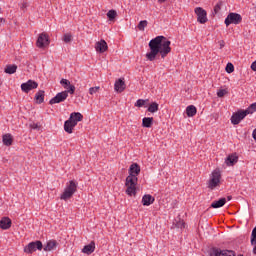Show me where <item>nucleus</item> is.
Instances as JSON below:
<instances>
[{
    "label": "nucleus",
    "mask_w": 256,
    "mask_h": 256,
    "mask_svg": "<svg viewBox=\"0 0 256 256\" xmlns=\"http://www.w3.org/2000/svg\"><path fill=\"white\" fill-rule=\"evenodd\" d=\"M148 47L150 49V52L146 53L148 61H155L159 53L162 59H165L171 53V41L167 40L165 36H157L150 40Z\"/></svg>",
    "instance_id": "1"
},
{
    "label": "nucleus",
    "mask_w": 256,
    "mask_h": 256,
    "mask_svg": "<svg viewBox=\"0 0 256 256\" xmlns=\"http://www.w3.org/2000/svg\"><path fill=\"white\" fill-rule=\"evenodd\" d=\"M128 173L129 175L126 177L125 182L127 187L126 194L132 197V195H137V183L139 182V178L137 176L141 173V166L137 163H133L130 166Z\"/></svg>",
    "instance_id": "2"
},
{
    "label": "nucleus",
    "mask_w": 256,
    "mask_h": 256,
    "mask_svg": "<svg viewBox=\"0 0 256 256\" xmlns=\"http://www.w3.org/2000/svg\"><path fill=\"white\" fill-rule=\"evenodd\" d=\"M208 189H217L221 186V170L215 169L210 175V180L207 183Z\"/></svg>",
    "instance_id": "3"
},
{
    "label": "nucleus",
    "mask_w": 256,
    "mask_h": 256,
    "mask_svg": "<svg viewBox=\"0 0 256 256\" xmlns=\"http://www.w3.org/2000/svg\"><path fill=\"white\" fill-rule=\"evenodd\" d=\"M77 192V182L75 180L69 181V185L66 186L63 194L61 195L60 199L63 201H67V199H71L73 195Z\"/></svg>",
    "instance_id": "4"
},
{
    "label": "nucleus",
    "mask_w": 256,
    "mask_h": 256,
    "mask_svg": "<svg viewBox=\"0 0 256 256\" xmlns=\"http://www.w3.org/2000/svg\"><path fill=\"white\" fill-rule=\"evenodd\" d=\"M243 21V17L239 13L230 12L225 18V25L229 27V25H239Z\"/></svg>",
    "instance_id": "5"
},
{
    "label": "nucleus",
    "mask_w": 256,
    "mask_h": 256,
    "mask_svg": "<svg viewBox=\"0 0 256 256\" xmlns=\"http://www.w3.org/2000/svg\"><path fill=\"white\" fill-rule=\"evenodd\" d=\"M43 249V242L37 240L34 242H30L25 248L24 253H27L28 255H31L32 253H35V251H41Z\"/></svg>",
    "instance_id": "6"
},
{
    "label": "nucleus",
    "mask_w": 256,
    "mask_h": 256,
    "mask_svg": "<svg viewBox=\"0 0 256 256\" xmlns=\"http://www.w3.org/2000/svg\"><path fill=\"white\" fill-rule=\"evenodd\" d=\"M246 115H249L247 110H238L236 113H233L230 119L232 125H239Z\"/></svg>",
    "instance_id": "7"
},
{
    "label": "nucleus",
    "mask_w": 256,
    "mask_h": 256,
    "mask_svg": "<svg viewBox=\"0 0 256 256\" xmlns=\"http://www.w3.org/2000/svg\"><path fill=\"white\" fill-rule=\"evenodd\" d=\"M49 35L47 33L43 32L39 34L38 39L36 41V46L39 49H45V47L49 46Z\"/></svg>",
    "instance_id": "8"
},
{
    "label": "nucleus",
    "mask_w": 256,
    "mask_h": 256,
    "mask_svg": "<svg viewBox=\"0 0 256 256\" xmlns=\"http://www.w3.org/2000/svg\"><path fill=\"white\" fill-rule=\"evenodd\" d=\"M194 13L197 15L198 23H201V25H204V23H207V21H209V19H207V11L205 9L201 7H196Z\"/></svg>",
    "instance_id": "9"
},
{
    "label": "nucleus",
    "mask_w": 256,
    "mask_h": 256,
    "mask_svg": "<svg viewBox=\"0 0 256 256\" xmlns=\"http://www.w3.org/2000/svg\"><path fill=\"white\" fill-rule=\"evenodd\" d=\"M38 87H39V83L33 80H28L26 83L21 84V90L24 93H29V91H33V89H37Z\"/></svg>",
    "instance_id": "10"
},
{
    "label": "nucleus",
    "mask_w": 256,
    "mask_h": 256,
    "mask_svg": "<svg viewBox=\"0 0 256 256\" xmlns=\"http://www.w3.org/2000/svg\"><path fill=\"white\" fill-rule=\"evenodd\" d=\"M67 92H60V93H57L55 97H53L50 101H49V104L50 105H55L57 103H63L64 101L67 100Z\"/></svg>",
    "instance_id": "11"
},
{
    "label": "nucleus",
    "mask_w": 256,
    "mask_h": 256,
    "mask_svg": "<svg viewBox=\"0 0 256 256\" xmlns=\"http://www.w3.org/2000/svg\"><path fill=\"white\" fill-rule=\"evenodd\" d=\"M127 85L125 84V78H119L115 81L114 89L116 93H123L124 89H126Z\"/></svg>",
    "instance_id": "12"
},
{
    "label": "nucleus",
    "mask_w": 256,
    "mask_h": 256,
    "mask_svg": "<svg viewBox=\"0 0 256 256\" xmlns=\"http://www.w3.org/2000/svg\"><path fill=\"white\" fill-rule=\"evenodd\" d=\"M107 49H109V46L107 45V42L105 40L102 39L96 42L95 50L97 51V53H105Z\"/></svg>",
    "instance_id": "13"
},
{
    "label": "nucleus",
    "mask_w": 256,
    "mask_h": 256,
    "mask_svg": "<svg viewBox=\"0 0 256 256\" xmlns=\"http://www.w3.org/2000/svg\"><path fill=\"white\" fill-rule=\"evenodd\" d=\"M238 161L239 156H237L236 153L228 155V157L225 159L227 167H233V165L237 164Z\"/></svg>",
    "instance_id": "14"
},
{
    "label": "nucleus",
    "mask_w": 256,
    "mask_h": 256,
    "mask_svg": "<svg viewBox=\"0 0 256 256\" xmlns=\"http://www.w3.org/2000/svg\"><path fill=\"white\" fill-rule=\"evenodd\" d=\"M11 225H13V222L11 221V218L9 217H2L0 220V229H3L4 231H7V229H11Z\"/></svg>",
    "instance_id": "15"
},
{
    "label": "nucleus",
    "mask_w": 256,
    "mask_h": 256,
    "mask_svg": "<svg viewBox=\"0 0 256 256\" xmlns=\"http://www.w3.org/2000/svg\"><path fill=\"white\" fill-rule=\"evenodd\" d=\"M75 127H77L76 123L73 122V120H71L70 118L64 123V131H66V133H73V129H75Z\"/></svg>",
    "instance_id": "16"
},
{
    "label": "nucleus",
    "mask_w": 256,
    "mask_h": 256,
    "mask_svg": "<svg viewBox=\"0 0 256 256\" xmlns=\"http://www.w3.org/2000/svg\"><path fill=\"white\" fill-rule=\"evenodd\" d=\"M153 203H155V198L150 194H145L142 197V205H144V207H149V205H153Z\"/></svg>",
    "instance_id": "17"
},
{
    "label": "nucleus",
    "mask_w": 256,
    "mask_h": 256,
    "mask_svg": "<svg viewBox=\"0 0 256 256\" xmlns=\"http://www.w3.org/2000/svg\"><path fill=\"white\" fill-rule=\"evenodd\" d=\"M95 252V242L92 241L88 245L84 246L82 249V253H85V255H91V253Z\"/></svg>",
    "instance_id": "18"
},
{
    "label": "nucleus",
    "mask_w": 256,
    "mask_h": 256,
    "mask_svg": "<svg viewBox=\"0 0 256 256\" xmlns=\"http://www.w3.org/2000/svg\"><path fill=\"white\" fill-rule=\"evenodd\" d=\"M2 142L6 147H11L13 145V136L10 133L4 134L2 136Z\"/></svg>",
    "instance_id": "19"
},
{
    "label": "nucleus",
    "mask_w": 256,
    "mask_h": 256,
    "mask_svg": "<svg viewBox=\"0 0 256 256\" xmlns=\"http://www.w3.org/2000/svg\"><path fill=\"white\" fill-rule=\"evenodd\" d=\"M36 103L38 105H41V103H44L45 101V91L44 90H39L34 97Z\"/></svg>",
    "instance_id": "20"
},
{
    "label": "nucleus",
    "mask_w": 256,
    "mask_h": 256,
    "mask_svg": "<svg viewBox=\"0 0 256 256\" xmlns=\"http://www.w3.org/2000/svg\"><path fill=\"white\" fill-rule=\"evenodd\" d=\"M69 119L77 125L79 121H83V115L80 112H73L70 114Z\"/></svg>",
    "instance_id": "21"
},
{
    "label": "nucleus",
    "mask_w": 256,
    "mask_h": 256,
    "mask_svg": "<svg viewBox=\"0 0 256 256\" xmlns=\"http://www.w3.org/2000/svg\"><path fill=\"white\" fill-rule=\"evenodd\" d=\"M227 203V198H221L211 204L212 209H219Z\"/></svg>",
    "instance_id": "22"
},
{
    "label": "nucleus",
    "mask_w": 256,
    "mask_h": 256,
    "mask_svg": "<svg viewBox=\"0 0 256 256\" xmlns=\"http://www.w3.org/2000/svg\"><path fill=\"white\" fill-rule=\"evenodd\" d=\"M142 127L151 129V127H153V117H144L142 119Z\"/></svg>",
    "instance_id": "23"
},
{
    "label": "nucleus",
    "mask_w": 256,
    "mask_h": 256,
    "mask_svg": "<svg viewBox=\"0 0 256 256\" xmlns=\"http://www.w3.org/2000/svg\"><path fill=\"white\" fill-rule=\"evenodd\" d=\"M54 249H57V240H50L44 246V251H53Z\"/></svg>",
    "instance_id": "24"
},
{
    "label": "nucleus",
    "mask_w": 256,
    "mask_h": 256,
    "mask_svg": "<svg viewBox=\"0 0 256 256\" xmlns=\"http://www.w3.org/2000/svg\"><path fill=\"white\" fill-rule=\"evenodd\" d=\"M187 117H195L197 115V108L193 105H190L186 108Z\"/></svg>",
    "instance_id": "25"
},
{
    "label": "nucleus",
    "mask_w": 256,
    "mask_h": 256,
    "mask_svg": "<svg viewBox=\"0 0 256 256\" xmlns=\"http://www.w3.org/2000/svg\"><path fill=\"white\" fill-rule=\"evenodd\" d=\"M4 72L8 75H13L14 73H17V65H6Z\"/></svg>",
    "instance_id": "26"
},
{
    "label": "nucleus",
    "mask_w": 256,
    "mask_h": 256,
    "mask_svg": "<svg viewBox=\"0 0 256 256\" xmlns=\"http://www.w3.org/2000/svg\"><path fill=\"white\" fill-rule=\"evenodd\" d=\"M251 245L254 246L252 253L256 255V227L253 228L251 233Z\"/></svg>",
    "instance_id": "27"
},
{
    "label": "nucleus",
    "mask_w": 256,
    "mask_h": 256,
    "mask_svg": "<svg viewBox=\"0 0 256 256\" xmlns=\"http://www.w3.org/2000/svg\"><path fill=\"white\" fill-rule=\"evenodd\" d=\"M147 111H148L149 113H157V111H159V104H158L157 102H152V103L149 105Z\"/></svg>",
    "instance_id": "28"
},
{
    "label": "nucleus",
    "mask_w": 256,
    "mask_h": 256,
    "mask_svg": "<svg viewBox=\"0 0 256 256\" xmlns=\"http://www.w3.org/2000/svg\"><path fill=\"white\" fill-rule=\"evenodd\" d=\"M107 17H108L109 21H115V17H117V11L109 10L107 12Z\"/></svg>",
    "instance_id": "29"
},
{
    "label": "nucleus",
    "mask_w": 256,
    "mask_h": 256,
    "mask_svg": "<svg viewBox=\"0 0 256 256\" xmlns=\"http://www.w3.org/2000/svg\"><path fill=\"white\" fill-rule=\"evenodd\" d=\"M147 25H149V22H147V20H141L137 26L138 30L145 31V27H147Z\"/></svg>",
    "instance_id": "30"
},
{
    "label": "nucleus",
    "mask_w": 256,
    "mask_h": 256,
    "mask_svg": "<svg viewBox=\"0 0 256 256\" xmlns=\"http://www.w3.org/2000/svg\"><path fill=\"white\" fill-rule=\"evenodd\" d=\"M64 93H66L68 97H69V93H70V95H74L75 94V86L71 85V84L68 85V88H66Z\"/></svg>",
    "instance_id": "31"
},
{
    "label": "nucleus",
    "mask_w": 256,
    "mask_h": 256,
    "mask_svg": "<svg viewBox=\"0 0 256 256\" xmlns=\"http://www.w3.org/2000/svg\"><path fill=\"white\" fill-rule=\"evenodd\" d=\"M256 111V102L251 104L247 109H246V113L248 115H253V113H255Z\"/></svg>",
    "instance_id": "32"
},
{
    "label": "nucleus",
    "mask_w": 256,
    "mask_h": 256,
    "mask_svg": "<svg viewBox=\"0 0 256 256\" xmlns=\"http://www.w3.org/2000/svg\"><path fill=\"white\" fill-rule=\"evenodd\" d=\"M221 7H223V1H219L215 6H214V13L217 15L219 11H221Z\"/></svg>",
    "instance_id": "33"
},
{
    "label": "nucleus",
    "mask_w": 256,
    "mask_h": 256,
    "mask_svg": "<svg viewBox=\"0 0 256 256\" xmlns=\"http://www.w3.org/2000/svg\"><path fill=\"white\" fill-rule=\"evenodd\" d=\"M235 71V66H233V63H228L226 65V73H233Z\"/></svg>",
    "instance_id": "34"
},
{
    "label": "nucleus",
    "mask_w": 256,
    "mask_h": 256,
    "mask_svg": "<svg viewBox=\"0 0 256 256\" xmlns=\"http://www.w3.org/2000/svg\"><path fill=\"white\" fill-rule=\"evenodd\" d=\"M99 89H101V87H99V86L91 87V88H89V94L95 95V93H99Z\"/></svg>",
    "instance_id": "35"
},
{
    "label": "nucleus",
    "mask_w": 256,
    "mask_h": 256,
    "mask_svg": "<svg viewBox=\"0 0 256 256\" xmlns=\"http://www.w3.org/2000/svg\"><path fill=\"white\" fill-rule=\"evenodd\" d=\"M61 85L64 87V89H67V87H69V85H71V81L67 80V79H62L60 81Z\"/></svg>",
    "instance_id": "36"
},
{
    "label": "nucleus",
    "mask_w": 256,
    "mask_h": 256,
    "mask_svg": "<svg viewBox=\"0 0 256 256\" xmlns=\"http://www.w3.org/2000/svg\"><path fill=\"white\" fill-rule=\"evenodd\" d=\"M73 39V36H71V34H65L64 35V38H63V41L65 43H71V40Z\"/></svg>",
    "instance_id": "37"
},
{
    "label": "nucleus",
    "mask_w": 256,
    "mask_h": 256,
    "mask_svg": "<svg viewBox=\"0 0 256 256\" xmlns=\"http://www.w3.org/2000/svg\"><path fill=\"white\" fill-rule=\"evenodd\" d=\"M225 95H227V90H225V89H220V90L217 92V96H218V97H225Z\"/></svg>",
    "instance_id": "38"
},
{
    "label": "nucleus",
    "mask_w": 256,
    "mask_h": 256,
    "mask_svg": "<svg viewBox=\"0 0 256 256\" xmlns=\"http://www.w3.org/2000/svg\"><path fill=\"white\" fill-rule=\"evenodd\" d=\"M145 105V100L143 99H138L135 103V107H143Z\"/></svg>",
    "instance_id": "39"
},
{
    "label": "nucleus",
    "mask_w": 256,
    "mask_h": 256,
    "mask_svg": "<svg viewBox=\"0 0 256 256\" xmlns=\"http://www.w3.org/2000/svg\"><path fill=\"white\" fill-rule=\"evenodd\" d=\"M31 129H39V124L33 123L30 125Z\"/></svg>",
    "instance_id": "40"
},
{
    "label": "nucleus",
    "mask_w": 256,
    "mask_h": 256,
    "mask_svg": "<svg viewBox=\"0 0 256 256\" xmlns=\"http://www.w3.org/2000/svg\"><path fill=\"white\" fill-rule=\"evenodd\" d=\"M219 45H220V49H223V47H225V41L224 40H220L219 41Z\"/></svg>",
    "instance_id": "41"
},
{
    "label": "nucleus",
    "mask_w": 256,
    "mask_h": 256,
    "mask_svg": "<svg viewBox=\"0 0 256 256\" xmlns=\"http://www.w3.org/2000/svg\"><path fill=\"white\" fill-rule=\"evenodd\" d=\"M252 71H256V61L251 64Z\"/></svg>",
    "instance_id": "42"
},
{
    "label": "nucleus",
    "mask_w": 256,
    "mask_h": 256,
    "mask_svg": "<svg viewBox=\"0 0 256 256\" xmlns=\"http://www.w3.org/2000/svg\"><path fill=\"white\" fill-rule=\"evenodd\" d=\"M178 227H180L181 229L185 228V222H180L177 224Z\"/></svg>",
    "instance_id": "43"
},
{
    "label": "nucleus",
    "mask_w": 256,
    "mask_h": 256,
    "mask_svg": "<svg viewBox=\"0 0 256 256\" xmlns=\"http://www.w3.org/2000/svg\"><path fill=\"white\" fill-rule=\"evenodd\" d=\"M21 9H27V2L22 3Z\"/></svg>",
    "instance_id": "44"
},
{
    "label": "nucleus",
    "mask_w": 256,
    "mask_h": 256,
    "mask_svg": "<svg viewBox=\"0 0 256 256\" xmlns=\"http://www.w3.org/2000/svg\"><path fill=\"white\" fill-rule=\"evenodd\" d=\"M165 1H167V0H158V3H165Z\"/></svg>",
    "instance_id": "45"
},
{
    "label": "nucleus",
    "mask_w": 256,
    "mask_h": 256,
    "mask_svg": "<svg viewBox=\"0 0 256 256\" xmlns=\"http://www.w3.org/2000/svg\"><path fill=\"white\" fill-rule=\"evenodd\" d=\"M1 23H5V20L3 18H0V25Z\"/></svg>",
    "instance_id": "46"
},
{
    "label": "nucleus",
    "mask_w": 256,
    "mask_h": 256,
    "mask_svg": "<svg viewBox=\"0 0 256 256\" xmlns=\"http://www.w3.org/2000/svg\"><path fill=\"white\" fill-rule=\"evenodd\" d=\"M227 199H228V201H231L232 197H231V196H228Z\"/></svg>",
    "instance_id": "47"
},
{
    "label": "nucleus",
    "mask_w": 256,
    "mask_h": 256,
    "mask_svg": "<svg viewBox=\"0 0 256 256\" xmlns=\"http://www.w3.org/2000/svg\"><path fill=\"white\" fill-rule=\"evenodd\" d=\"M238 256H243V254H240V255H238Z\"/></svg>",
    "instance_id": "48"
}]
</instances>
